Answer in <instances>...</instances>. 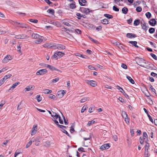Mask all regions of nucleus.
<instances>
[{
	"label": "nucleus",
	"mask_w": 157,
	"mask_h": 157,
	"mask_svg": "<svg viewBox=\"0 0 157 157\" xmlns=\"http://www.w3.org/2000/svg\"><path fill=\"white\" fill-rule=\"evenodd\" d=\"M79 4L82 6H85L87 2L86 0H78Z\"/></svg>",
	"instance_id": "obj_23"
},
{
	"label": "nucleus",
	"mask_w": 157,
	"mask_h": 157,
	"mask_svg": "<svg viewBox=\"0 0 157 157\" xmlns=\"http://www.w3.org/2000/svg\"><path fill=\"white\" fill-rule=\"evenodd\" d=\"M33 138H32L27 143V144L26 145V148H28L32 144V142H33Z\"/></svg>",
	"instance_id": "obj_29"
},
{
	"label": "nucleus",
	"mask_w": 157,
	"mask_h": 157,
	"mask_svg": "<svg viewBox=\"0 0 157 157\" xmlns=\"http://www.w3.org/2000/svg\"><path fill=\"white\" fill-rule=\"evenodd\" d=\"M101 23L104 24H108L109 23V21L107 19H104L102 20Z\"/></svg>",
	"instance_id": "obj_38"
},
{
	"label": "nucleus",
	"mask_w": 157,
	"mask_h": 157,
	"mask_svg": "<svg viewBox=\"0 0 157 157\" xmlns=\"http://www.w3.org/2000/svg\"><path fill=\"white\" fill-rule=\"evenodd\" d=\"M55 47L59 49H63L66 48V47L63 45L57 44L55 45Z\"/></svg>",
	"instance_id": "obj_15"
},
{
	"label": "nucleus",
	"mask_w": 157,
	"mask_h": 157,
	"mask_svg": "<svg viewBox=\"0 0 157 157\" xmlns=\"http://www.w3.org/2000/svg\"><path fill=\"white\" fill-rule=\"evenodd\" d=\"M126 78L131 83L133 84L134 83V81L130 77L128 76H127Z\"/></svg>",
	"instance_id": "obj_37"
},
{
	"label": "nucleus",
	"mask_w": 157,
	"mask_h": 157,
	"mask_svg": "<svg viewBox=\"0 0 157 157\" xmlns=\"http://www.w3.org/2000/svg\"><path fill=\"white\" fill-rule=\"evenodd\" d=\"M121 67H122L125 69L127 68V65L124 63L121 64Z\"/></svg>",
	"instance_id": "obj_54"
},
{
	"label": "nucleus",
	"mask_w": 157,
	"mask_h": 157,
	"mask_svg": "<svg viewBox=\"0 0 157 157\" xmlns=\"http://www.w3.org/2000/svg\"><path fill=\"white\" fill-rule=\"evenodd\" d=\"M121 114H122V117H123V118H124L127 117V115L126 112L124 111H122Z\"/></svg>",
	"instance_id": "obj_39"
},
{
	"label": "nucleus",
	"mask_w": 157,
	"mask_h": 157,
	"mask_svg": "<svg viewBox=\"0 0 157 157\" xmlns=\"http://www.w3.org/2000/svg\"><path fill=\"white\" fill-rule=\"evenodd\" d=\"M13 59L12 56L9 55H7L2 60V62L3 63H6L9 62V61Z\"/></svg>",
	"instance_id": "obj_3"
},
{
	"label": "nucleus",
	"mask_w": 157,
	"mask_h": 157,
	"mask_svg": "<svg viewBox=\"0 0 157 157\" xmlns=\"http://www.w3.org/2000/svg\"><path fill=\"white\" fill-rule=\"evenodd\" d=\"M33 142H35V144L36 146H39L40 144L39 141H38L35 139V138H33Z\"/></svg>",
	"instance_id": "obj_40"
},
{
	"label": "nucleus",
	"mask_w": 157,
	"mask_h": 157,
	"mask_svg": "<svg viewBox=\"0 0 157 157\" xmlns=\"http://www.w3.org/2000/svg\"><path fill=\"white\" fill-rule=\"evenodd\" d=\"M149 144H147L145 145V154L147 152L146 151H147L148 149L149 148Z\"/></svg>",
	"instance_id": "obj_45"
},
{
	"label": "nucleus",
	"mask_w": 157,
	"mask_h": 157,
	"mask_svg": "<svg viewBox=\"0 0 157 157\" xmlns=\"http://www.w3.org/2000/svg\"><path fill=\"white\" fill-rule=\"evenodd\" d=\"M140 23V20H135L134 22V24L135 26H137L139 25Z\"/></svg>",
	"instance_id": "obj_41"
},
{
	"label": "nucleus",
	"mask_w": 157,
	"mask_h": 157,
	"mask_svg": "<svg viewBox=\"0 0 157 157\" xmlns=\"http://www.w3.org/2000/svg\"><path fill=\"white\" fill-rule=\"evenodd\" d=\"M20 39H26L29 38V36L25 34H20Z\"/></svg>",
	"instance_id": "obj_20"
},
{
	"label": "nucleus",
	"mask_w": 157,
	"mask_h": 157,
	"mask_svg": "<svg viewBox=\"0 0 157 157\" xmlns=\"http://www.w3.org/2000/svg\"><path fill=\"white\" fill-rule=\"evenodd\" d=\"M31 36L33 39L36 40L34 41L35 43L37 44H40L41 43L44 39L43 36H40L36 33H32Z\"/></svg>",
	"instance_id": "obj_1"
},
{
	"label": "nucleus",
	"mask_w": 157,
	"mask_h": 157,
	"mask_svg": "<svg viewBox=\"0 0 157 157\" xmlns=\"http://www.w3.org/2000/svg\"><path fill=\"white\" fill-rule=\"evenodd\" d=\"M36 99L38 102H40L42 99V97L40 96V95H37L36 96Z\"/></svg>",
	"instance_id": "obj_35"
},
{
	"label": "nucleus",
	"mask_w": 157,
	"mask_h": 157,
	"mask_svg": "<svg viewBox=\"0 0 157 157\" xmlns=\"http://www.w3.org/2000/svg\"><path fill=\"white\" fill-rule=\"evenodd\" d=\"M35 88V87L33 85H29L28 86L25 88L26 91H29L33 90Z\"/></svg>",
	"instance_id": "obj_19"
},
{
	"label": "nucleus",
	"mask_w": 157,
	"mask_h": 157,
	"mask_svg": "<svg viewBox=\"0 0 157 157\" xmlns=\"http://www.w3.org/2000/svg\"><path fill=\"white\" fill-rule=\"evenodd\" d=\"M122 11L123 13L126 14L128 11V9L127 8L124 7L122 8Z\"/></svg>",
	"instance_id": "obj_31"
},
{
	"label": "nucleus",
	"mask_w": 157,
	"mask_h": 157,
	"mask_svg": "<svg viewBox=\"0 0 157 157\" xmlns=\"http://www.w3.org/2000/svg\"><path fill=\"white\" fill-rule=\"evenodd\" d=\"M56 53L57 54V55L59 58L63 57L65 55L64 53L60 52H58Z\"/></svg>",
	"instance_id": "obj_32"
},
{
	"label": "nucleus",
	"mask_w": 157,
	"mask_h": 157,
	"mask_svg": "<svg viewBox=\"0 0 157 157\" xmlns=\"http://www.w3.org/2000/svg\"><path fill=\"white\" fill-rule=\"evenodd\" d=\"M142 138H144V140H147L148 139V137L147 133L146 132H144L143 134V136L142 137Z\"/></svg>",
	"instance_id": "obj_27"
},
{
	"label": "nucleus",
	"mask_w": 157,
	"mask_h": 157,
	"mask_svg": "<svg viewBox=\"0 0 157 157\" xmlns=\"http://www.w3.org/2000/svg\"><path fill=\"white\" fill-rule=\"evenodd\" d=\"M29 21L32 22L36 23L38 22V20L36 19H30Z\"/></svg>",
	"instance_id": "obj_51"
},
{
	"label": "nucleus",
	"mask_w": 157,
	"mask_h": 157,
	"mask_svg": "<svg viewBox=\"0 0 157 157\" xmlns=\"http://www.w3.org/2000/svg\"><path fill=\"white\" fill-rule=\"evenodd\" d=\"M44 47L46 48H50L53 46V44L52 43H46L43 45Z\"/></svg>",
	"instance_id": "obj_18"
},
{
	"label": "nucleus",
	"mask_w": 157,
	"mask_h": 157,
	"mask_svg": "<svg viewBox=\"0 0 157 157\" xmlns=\"http://www.w3.org/2000/svg\"><path fill=\"white\" fill-rule=\"evenodd\" d=\"M76 15L78 17V19H80L81 17H82V15L79 13H77Z\"/></svg>",
	"instance_id": "obj_64"
},
{
	"label": "nucleus",
	"mask_w": 157,
	"mask_h": 157,
	"mask_svg": "<svg viewBox=\"0 0 157 157\" xmlns=\"http://www.w3.org/2000/svg\"><path fill=\"white\" fill-rule=\"evenodd\" d=\"M44 67H47L49 68L50 70L52 71H53L54 70H56V68L52 66L48 65L47 64H44Z\"/></svg>",
	"instance_id": "obj_22"
},
{
	"label": "nucleus",
	"mask_w": 157,
	"mask_h": 157,
	"mask_svg": "<svg viewBox=\"0 0 157 157\" xmlns=\"http://www.w3.org/2000/svg\"><path fill=\"white\" fill-rule=\"evenodd\" d=\"M145 15L146 17L148 19H149L151 16V13L149 12H148L146 13Z\"/></svg>",
	"instance_id": "obj_49"
},
{
	"label": "nucleus",
	"mask_w": 157,
	"mask_h": 157,
	"mask_svg": "<svg viewBox=\"0 0 157 157\" xmlns=\"http://www.w3.org/2000/svg\"><path fill=\"white\" fill-rule=\"evenodd\" d=\"M85 82L88 85H90L94 87H95L97 85V82L94 81H90L86 80H85Z\"/></svg>",
	"instance_id": "obj_5"
},
{
	"label": "nucleus",
	"mask_w": 157,
	"mask_h": 157,
	"mask_svg": "<svg viewBox=\"0 0 157 157\" xmlns=\"http://www.w3.org/2000/svg\"><path fill=\"white\" fill-rule=\"evenodd\" d=\"M37 125H34L33 126L32 131L31 132V135H35L37 132Z\"/></svg>",
	"instance_id": "obj_10"
},
{
	"label": "nucleus",
	"mask_w": 157,
	"mask_h": 157,
	"mask_svg": "<svg viewBox=\"0 0 157 157\" xmlns=\"http://www.w3.org/2000/svg\"><path fill=\"white\" fill-rule=\"evenodd\" d=\"M47 72V71L46 69H42L39 70L36 73L37 75H44Z\"/></svg>",
	"instance_id": "obj_6"
},
{
	"label": "nucleus",
	"mask_w": 157,
	"mask_h": 157,
	"mask_svg": "<svg viewBox=\"0 0 157 157\" xmlns=\"http://www.w3.org/2000/svg\"><path fill=\"white\" fill-rule=\"evenodd\" d=\"M55 96L54 95L52 94H50L49 96V98L53 99H54V98H55Z\"/></svg>",
	"instance_id": "obj_62"
},
{
	"label": "nucleus",
	"mask_w": 157,
	"mask_h": 157,
	"mask_svg": "<svg viewBox=\"0 0 157 157\" xmlns=\"http://www.w3.org/2000/svg\"><path fill=\"white\" fill-rule=\"evenodd\" d=\"M149 23L152 26H154L156 24V21L155 19H151L149 21Z\"/></svg>",
	"instance_id": "obj_17"
},
{
	"label": "nucleus",
	"mask_w": 157,
	"mask_h": 157,
	"mask_svg": "<svg viewBox=\"0 0 157 157\" xmlns=\"http://www.w3.org/2000/svg\"><path fill=\"white\" fill-rule=\"evenodd\" d=\"M104 16L109 19H112L113 18L112 15L110 14L105 13L104 14Z\"/></svg>",
	"instance_id": "obj_34"
},
{
	"label": "nucleus",
	"mask_w": 157,
	"mask_h": 157,
	"mask_svg": "<svg viewBox=\"0 0 157 157\" xmlns=\"http://www.w3.org/2000/svg\"><path fill=\"white\" fill-rule=\"evenodd\" d=\"M151 75L154 77L157 78V74L153 72H152L151 74Z\"/></svg>",
	"instance_id": "obj_57"
},
{
	"label": "nucleus",
	"mask_w": 157,
	"mask_h": 157,
	"mask_svg": "<svg viewBox=\"0 0 157 157\" xmlns=\"http://www.w3.org/2000/svg\"><path fill=\"white\" fill-rule=\"evenodd\" d=\"M144 138H142V136H141L140 138L139 141L140 143L142 144L143 145L144 144Z\"/></svg>",
	"instance_id": "obj_42"
},
{
	"label": "nucleus",
	"mask_w": 157,
	"mask_h": 157,
	"mask_svg": "<svg viewBox=\"0 0 157 157\" xmlns=\"http://www.w3.org/2000/svg\"><path fill=\"white\" fill-rule=\"evenodd\" d=\"M52 114L51 116L53 118V121L59 117V115H58L56 113L53 111H52Z\"/></svg>",
	"instance_id": "obj_14"
},
{
	"label": "nucleus",
	"mask_w": 157,
	"mask_h": 157,
	"mask_svg": "<svg viewBox=\"0 0 157 157\" xmlns=\"http://www.w3.org/2000/svg\"><path fill=\"white\" fill-rule=\"evenodd\" d=\"M147 101L148 103L150 105H151L153 104V101L151 98L149 97V95H147Z\"/></svg>",
	"instance_id": "obj_28"
},
{
	"label": "nucleus",
	"mask_w": 157,
	"mask_h": 157,
	"mask_svg": "<svg viewBox=\"0 0 157 157\" xmlns=\"http://www.w3.org/2000/svg\"><path fill=\"white\" fill-rule=\"evenodd\" d=\"M126 36L128 38H135L136 37V35L134 34L131 33H128L126 34Z\"/></svg>",
	"instance_id": "obj_21"
},
{
	"label": "nucleus",
	"mask_w": 157,
	"mask_h": 157,
	"mask_svg": "<svg viewBox=\"0 0 157 157\" xmlns=\"http://www.w3.org/2000/svg\"><path fill=\"white\" fill-rule=\"evenodd\" d=\"M113 10L116 11H118L119 9L116 6H114L113 7Z\"/></svg>",
	"instance_id": "obj_59"
},
{
	"label": "nucleus",
	"mask_w": 157,
	"mask_h": 157,
	"mask_svg": "<svg viewBox=\"0 0 157 157\" xmlns=\"http://www.w3.org/2000/svg\"><path fill=\"white\" fill-rule=\"evenodd\" d=\"M11 76L12 75L11 74L6 75L2 79L5 81L7 79L10 78Z\"/></svg>",
	"instance_id": "obj_30"
},
{
	"label": "nucleus",
	"mask_w": 157,
	"mask_h": 157,
	"mask_svg": "<svg viewBox=\"0 0 157 157\" xmlns=\"http://www.w3.org/2000/svg\"><path fill=\"white\" fill-rule=\"evenodd\" d=\"M80 10L82 12L86 14L90 13V10L89 9L83 7L80 8Z\"/></svg>",
	"instance_id": "obj_9"
},
{
	"label": "nucleus",
	"mask_w": 157,
	"mask_h": 157,
	"mask_svg": "<svg viewBox=\"0 0 157 157\" xmlns=\"http://www.w3.org/2000/svg\"><path fill=\"white\" fill-rule=\"evenodd\" d=\"M95 121L93 120L89 121L87 124V125L88 126H90V125L94 124Z\"/></svg>",
	"instance_id": "obj_48"
},
{
	"label": "nucleus",
	"mask_w": 157,
	"mask_h": 157,
	"mask_svg": "<svg viewBox=\"0 0 157 157\" xmlns=\"http://www.w3.org/2000/svg\"><path fill=\"white\" fill-rule=\"evenodd\" d=\"M44 93L45 94H50L52 92V90H50L48 89H46L43 90Z\"/></svg>",
	"instance_id": "obj_33"
},
{
	"label": "nucleus",
	"mask_w": 157,
	"mask_h": 157,
	"mask_svg": "<svg viewBox=\"0 0 157 157\" xmlns=\"http://www.w3.org/2000/svg\"><path fill=\"white\" fill-rule=\"evenodd\" d=\"M116 87L117 89L120 90V92H122L123 91V89L122 88L118 86H117Z\"/></svg>",
	"instance_id": "obj_60"
},
{
	"label": "nucleus",
	"mask_w": 157,
	"mask_h": 157,
	"mask_svg": "<svg viewBox=\"0 0 157 157\" xmlns=\"http://www.w3.org/2000/svg\"><path fill=\"white\" fill-rule=\"evenodd\" d=\"M150 55L153 59L155 60H157V57L153 53H151L150 54Z\"/></svg>",
	"instance_id": "obj_53"
},
{
	"label": "nucleus",
	"mask_w": 157,
	"mask_h": 157,
	"mask_svg": "<svg viewBox=\"0 0 157 157\" xmlns=\"http://www.w3.org/2000/svg\"><path fill=\"white\" fill-rule=\"evenodd\" d=\"M88 98L87 97H84L82 98L80 100V102L81 103L84 102L87 100Z\"/></svg>",
	"instance_id": "obj_47"
},
{
	"label": "nucleus",
	"mask_w": 157,
	"mask_h": 157,
	"mask_svg": "<svg viewBox=\"0 0 157 157\" xmlns=\"http://www.w3.org/2000/svg\"><path fill=\"white\" fill-rule=\"evenodd\" d=\"M19 84L20 82H15V83L13 84L12 86L8 90V91L10 92L13 90V89L15 88L17 85H19Z\"/></svg>",
	"instance_id": "obj_16"
},
{
	"label": "nucleus",
	"mask_w": 157,
	"mask_h": 157,
	"mask_svg": "<svg viewBox=\"0 0 157 157\" xmlns=\"http://www.w3.org/2000/svg\"><path fill=\"white\" fill-rule=\"evenodd\" d=\"M141 25L142 28L144 30H145L146 31L147 29V28L148 27L147 24L144 21L141 22Z\"/></svg>",
	"instance_id": "obj_11"
},
{
	"label": "nucleus",
	"mask_w": 157,
	"mask_h": 157,
	"mask_svg": "<svg viewBox=\"0 0 157 157\" xmlns=\"http://www.w3.org/2000/svg\"><path fill=\"white\" fill-rule=\"evenodd\" d=\"M86 105H84L82 109L81 110V112L82 113H83L84 111L86 110Z\"/></svg>",
	"instance_id": "obj_52"
},
{
	"label": "nucleus",
	"mask_w": 157,
	"mask_h": 157,
	"mask_svg": "<svg viewBox=\"0 0 157 157\" xmlns=\"http://www.w3.org/2000/svg\"><path fill=\"white\" fill-rule=\"evenodd\" d=\"M88 67L89 69L90 70H95V68L94 67H93L92 65H89L88 66Z\"/></svg>",
	"instance_id": "obj_58"
},
{
	"label": "nucleus",
	"mask_w": 157,
	"mask_h": 157,
	"mask_svg": "<svg viewBox=\"0 0 157 157\" xmlns=\"http://www.w3.org/2000/svg\"><path fill=\"white\" fill-rule=\"evenodd\" d=\"M59 80V78H55V79H53L51 81V82L52 83H54L56 82H58Z\"/></svg>",
	"instance_id": "obj_43"
},
{
	"label": "nucleus",
	"mask_w": 157,
	"mask_h": 157,
	"mask_svg": "<svg viewBox=\"0 0 157 157\" xmlns=\"http://www.w3.org/2000/svg\"><path fill=\"white\" fill-rule=\"evenodd\" d=\"M154 65L153 64L151 63H148L147 62L144 67L148 69H152Z\"/></svg>",
	"instance_id": "obj_13"
},
{
	"label": "nucleus",
	"mask_w": 157,
	"mask_h": 157,
	"mask_svg": "<svg viewBox=\"0 0 157 157\" xmlns=\"http://www.w3.org/2000/svg\"><path fill=\"white\" fill-rule=\"evenodd\" d=\"M54 122L55 123L57 124L58 126L60 128L63 129V128H66V127L65 126H64L62 125H61L60 124H59L58 122V121L55 120H54Z\"/></svg>",
	"instance_id": "obj_24"
},
{
	"label": "nucleus",
	"mask_w": 157,
	"mask_h": 157,
	"mask_svg": "<svg viewBox=\"0 0 157 157\" xmlns=\"http://www.w3.org/2000/svg\"><path fill=\"white\" fill-rule=\"evenodd\" d=\"M150 89L151 91L155 93V90L153 88V86L151 85L150 86Z\"/></svg>",
	"instance_id": "obj_61"
},
{
	"label": "nucleus",
	"mask_w": 157,
	"mask_h": 157,
	"mask_svg": "<svg viewBox=\"0 0 157 157\" xmlns=\"http://www.w3.org/2000/svg\"><path fill=\"white\" fill-rule=\"evenodd\" d=\"M117 45L119 48H122V45L118 42L116 43Z\"/></svg>",
	"instance_id": "obj_63"
},
{
	"label": "nucleus",
	"mask_w": 157,
	"mask_h": 157,
	"mask_svg": "<svg viewBox=\"0 0 157 157\" xmlns=\"http://www.w3.org/2000/svg\"><path fill=\"white\" fill-rule=\"evenodd\" d=\"M61 21L62 23L65 25L70 26H71L70 23H72L73 21L70 19H64L62 20Z\"/></svg>",
	"instance_id": "obj_4"
},
{
	"label": "nucleus",
	"mask_w": 157,
	"mask_h": 157,
	"mask_svg": "<svg viewBox=\"0 0 157 157\" xmlns=\"http://www.w3.org/2000/svg\"><path fill=\"white\" fill-rule=\"evenodd\" d=\"M75 3H73L69 4V6L71 9H74L76 8V5Z\"/></svg>",
	"instance_id": "obj_25"
},
{
	"label": "nucleus",
	"mask_w": 157,
	"mask_h": 157,
	"mask_svg": "<svg viewBox=\"0 0 157 157\" xmlns=\"http://www.w3.org/2000/svg\"><path fill=\"white\" fill-rule=\"evenodd\" d=\"M129 42L130 43L132 44L133 46H135V47H137V48L138 47V46H137V42H136V41H129Z\"/></svg>",
	"instance_id": "obj_36"
},
{
	"label": "nucleus",
	"mask_w": 157,
	"mask_h": 157,
	"mask_svg": "<svg viewBox=\"0 0 157 157\" xmlns=\"http://www.w3.org/2000/svg\"><path fill=\"white\" fill-rule=\"evenodd\" d=\"M47 12L49 13H50L52 15H53L54 13V10L52 9H49L48 11Z\"/></svg>",
	"instance_id": "obj_44"
},
{
	"label": "nucleus",
	"mask_w": 157,
	"mask_h": 157,
	"mask_svg": "<svg viewBox=\"0 0 157 157\" xmlns=\"http://www.w3.org/2000/svg\"><path fill=\"white\" fill-rule=\"evenodd\" d=\"M155 31V29L153 28H151L149 29V32L150 33H153Z\"/></svg>",
	"instance_id": "obj_46"
},
{
	"label": "nucleus",
	"mask_w": 157,
	"mask_h": 157,
	"mask_svg": "<svg viewBox=\"0 0 157 157\" xmlns=\"http://www.w3.org/2000/svg\"><path fill=\"white\" fill-rule=\"evenodd\" d=\"M136 60L138 65L144 67L147 63V62L145 61L143 59L138 57L136 58Z\"/></svg>",
	"instance_id": "obj_2"
},
{
	"label": "nucleus",
	"mask_w": 157,
	"mask_h": 157,
	"mask_svg": "<svg viewBox=\"0 0 157 157\" xmlns=\"http://www.w3.org/2000/svg\"><path fill=\"white\" fill-rule=\"evenodd\" d=\"M124 119L126 123L128 124H129V120L127 117L124 118Z\"/></svg>",
	"instance_id": "obj_56"
},
{
	"label": "nucleus",
	"mask_w": 157,
	"mask_h": 157,
	"mask_svg": "<svg viewBox=\"0 0 157 157\" xmlns=\"http://www.w3.org/2000/svg\"><path fill=\"white\" fill-rule=\"evenodd\" d=\"M136 10L137 12H140L142 11V8L140 6H138L136 7Z\"/></svg>",
	"instance_id": "obj_50"
},
{
	"label": "nucleus",
	"mask_w": 157,
	"mask_h": 157,
	"mask_svg": "<svg viewBox=\"0 0 157 157\" xmlns=\"http://www.w3.org/2000/svg\"><path fill=\"white\" fill-rule=\"evenodd\" d=\"M66 94V91L63 90H61L58 91L57 93V96L60 98L63 97L65 94Z\"/></svg>",
	"instance_id": "obj_8"
},
{
	"label": "nucleus",
	"mask_w": 157,
	"mask_h": 157,
	"mask_svg": "<svg viewBox=\"0 0 157 157\" xmlns=\"http://www.w3.org/2000/svg\"><path fill=\"white\" fill-rule=\"evenodd\" d=\"M57 55V54H56V52L55 53V54L52 56V58L53 59H58V58L57 57L58 56Z\"/></svg>",
	"instance_id": "obj_55"
},
{
	"label": "nucleus",
	"mask_w": 157,
	"mask_h": 157,
	"mask_svg": "<svg viewBox=\"0 0 157 157\" xmlns=\"http://www.w3.org/2000/svg\"><path fill=\"white\" fill-rule=\"evenodd\" d=\"M110 147L109 144H105L100 147V149L102 150H104L105 149H108Z\"/></svg>",
	"instance_id": "obj_12"
},
{
	"label": "nucleus",
	"mask_w": 157,
	"mask_h": 157,
	"mask_svg": "<svg viewBox=\"0 0 157 157\" xmlns=\"http://www.w3.org/2000/svg\"><path fill=\"white\" fill-rule=\"evenodd\" d=\"M15 25L18 27H20L22 28H27L28 25L24 23H18L16 22L15 23Z\"/></svg>",
	"instance_id": "obj_7"
},
{
	"label": "nucleus",
	"mask_w": 157,
	"mask_h": 157,
	"mask_svg": "<svg viewBox=\"0 0 157 157\" xmlns=\"http://www.w3.org/2000/svg\"><path fill=\"white\" fill-rule=\"evenodd\" d=\"M21 43H19L17 45V50L20 53H21Z\"/></svg>",
	"instance_id": "obj_26"
}]
</instances>
